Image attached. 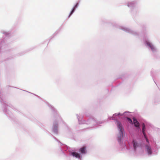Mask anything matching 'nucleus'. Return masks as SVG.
Instances as JSON below:
<instances>
[{
	"label": "nucleus",
	"mask_w": 160,
	"mask_h": 160,
	"mask_svg": "<svg viewBox=\"0 0 160 160\" xmlns=\"http://www.w3.org/2000/svg\"><path fill=\"white\" fill-rule=\"evenodd\" d=\"M117 127L119 128V130L120 131V136L118 137V142H120L121 140V139L123 137V129L121 126V123L120 122H117Z\"/></svg>",
	"instance_id": "f257e3e1"
},
{
	"label": "nucleus",
	"mask_w": 160,
	"mask_h": 160,
	"mask_svg": "<svg viewBox=\"0 0 160 160\" xmlns=\"http://www.w3.org/2000/svg\"><path fill=\"white\" fill-rule=\"evenodd\" d=\"M133 120L134 126L136 127L139 128V122L135 118H133Z\"/></svg>",
	"instance_id": "7ed1b4c3"
},
{
	"label": "nucleus",
	"mask_w": 160,
	"mask_h": 160,
	"mask_svg": "<svg viewBox=\"0 0 160 160\" xmlns=\"http://www.w3.org/2000/svg\"><path fill=\"white\" fill-rule=\"evenodd\" d=\"M127 119L128 120V122H129V123H131V124H132V120L131 119H130L129 118H128Z\"/></svg>",
	"instance_id": "9d476101"
},
{
	"label": "nucleus",
	"mask_w": 160,
	"mask_h": 160,
	"mask_svg": "<svg viewBox=\"0 0 160 160\" xmlns=\"http://www.w3.org/2000/svg\"><path fill=\"white\" fill-rule=\"evenodd\" d=\"M78 3H77V4L73 8L72 10V11H71L70 15H69V17L73 13V12H74V10L75 9V8H76L77 7V6H78Z\"/></svg>",
	"instance_id": "1a4fd4ad"
},
{
	"label": "nucleus",
	"mask_w": 160,
	"mask_h": 160,
	"mask_svg": "<svg viewBox=\"0 0 160 160\" xmlns=\"http://www.w3.org/2000/svg\"><path fill=\"white\" fill-rule=\"evenodd\" d=\"M72 155L77 158H80V154L75 152H72Z\"/></svg>",
	"instance_id": "39448f33"
},
{
	"label": "nucleus",
	"mask_w": 160,
	"mask_h": 160,
	"mask_svg": "<svg viewBox=\"0 0 160 160\" xmlns=\"http://www.w3.org/2000/svg\"><path fill=\"white\" fill-rule=\"evenodd\" d=\"M145 124L143 123L142 124V132L143 134L144 135V136L145 137V138L147 142H149L148 140V138H147L145 133Z\"/></svg>",
	"instance_id": "f03ea898"
},
{
	"label": "nucleus",
	"mask_w": 160,
	"mask_h": 160,
	"mask_svg": "<svg viewBox=\"0 0 160 160\" xmlns=\"http://www.w3.org/2000/svg\"><path fill=\"white\" fill-rule=\"evenodd\" d=\"M80 151L82 153H86V148L85 147H83L80 148Z\"/></svg>",
	"instance_id": "0eeeda50"
},
{
	"label": "nucleus",
	"mask_w": 160,
	"mask_h": 160,
	"mask_svg": "<svg viewBox=\"0 0 160 160\" xmlns=\"http://www.w3.org/2000/svg\"><path fill=\"white\" fill-rule=\"evenodd\" d=\"M133 144L134 148V149L135 150L136 148L138 146V143L136 142L133 141Z\"/></svg>",
	"instance_id": "6e6552de"
},
{
	"label": "nucleus",
	"mask_w": 160,
	"mask_h": 160,
	"mask_svg": "<svg viewBox=\"0 0 160 160\" xmlns=\"http://www.w3.org/2000/svg\"><path fill=\"white\" fill-rule=\"evenodd\" d=\"M146 148L148 154H151L152 153V152L150 146L149 145H147L146 146Z\"/></svg>",
	"instance_id": "20e7f679"
},
{
	"label": "nucleus",
	"mask_w": 160,
	"mask_h": 160,
	"mask_svg": "<svg viewBox=\"0 0 160 160\" xmlns=\"http://www.w3.org/2000/svg\"><path fill=\"white\" fill-rule=\"evenodd\" d=\"M147 44L148 46L151 48V49L153 51L155 50L154 47L150 43L148 42H147Z\"/></svg>",
	"instance_id": "423d86ee"
}]
</instances>
